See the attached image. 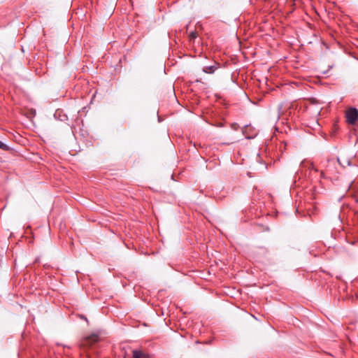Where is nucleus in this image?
Masks as SVG:
<instances>
[{"label": "nucleus", "instance_id": "1", "mask_svg": "<svg viewBox=\"0 0 358 358\" xmlns=\"http://www.w3.org/2000/svg\"><path fill=\"white\" fill-rule=\"evenodd\" d=\"M346 121L349 124H354L358 118V110L355 108H349L345 113Z\"/></svg>", "mask_w": 358, "mask_h": 358}, {"label": "nucleus", "instance_id": "2", "mask_svg": "<svg viewBox=\"0 0 358 358\" xmlns=\"http://www.w3.org/2000/svg\"><path fill=\"white\" fill-rule=\"evenodd\" d=\"M99 341V336L97 334H92L81 341V346L88 348Z\"/></svg>", "mask_w": 358, "mask_h": 358}, {"label": "nucleus", "instance_id": "3", "mask_svg": "<svg viewBox=\"0 0 358 358\" xmlns=\"http://www.w3.org/2000/svg\"><path fill=\"white\" fill-rule=\"evenodd\" d=\"M252 129V128L250 126L248 125L245 126L243 129V133L247 138H252L257 135V133L255 131H254L252 134H250Z\"/></svg>", "mask_w": 358, "mask_h": 358}, {"label": "nucleus", "instance_id": "4", "mask_svg": "<svg viewBox=\"0 0 358 358\" xmlns=\"http://www.w3.org/2000/svg\"><path fill=\"white\" fill-rule=\"evenodd\" d=\"M133 358H152L140 350H133Z\"/></svg>", "mask_w": 358, "mask_h": 358}, {"label": "nucleus", "instance_id": "5", "mask_svg": "<svg viewBox=\"0 0 358 358\" xmlns=\"http://www.w3.org/2000/svg\"><path fill=\"white\" fill-rule=\"evenodd\" d=\"M217 69V65L208 66L203 67V71L205 72L206 73H213Z\"/></svg>", "mask_w": 358, "mask_h": 358}, {"label": "nucleus", "instance_id": "6", "mask_svg": "<svg viewBox=\"0 0 358 358\" xmlns=\"http://www.w3.org/2000/svg\"><path fill=\"white\" fill-rule=\"evenodd\" d=\"M0 148L3 150H9V147L6 145L5 143H2L1 141H0Z\"/></svg>", "mask_w": 358, "mask_h": 358}, {"label": "nucleus", "instance_id": "7", "mask_svg": "<svg viewBox=\"0 0 358 358\" xmlns=\"http://www.w3.org/2000/svg\"><path fill=\"white\" fill-rule=\"evenodd\" d=\"M191 39H194L196 37V34L194 32H192L189 35Z\"/></svg>", "mask_w": 358, "mask_h": 358}, {"label": "nucleus", "instance_id": "8", "mask_svg": "<svg viewBox=\"0 0 358 358\" xmlns=\"http://www.w3.org/2000/svg\"><path fill=\"white\" fill-rule=\"evenodd\" d=\"M334 164V162H333V161H331V162H329V165H328V166H327V170L329 169V166H330V164Z\"/></svg>", "mask_w": 358, "mask_h": 358}, {"label": "nucleus", "instance_id": "9", "mask_svg": "<svg viewBox=\"0 0 358 358\" xmlns=\"http://www.w3.org/2000/svg\"><path fill=\"white\" fill-rule=\"evenodd\" d=\"M337 162L341 165V163L340 159L338 158L337 159Z\"/></svg>", "mask_w": 358, "mask_h": 358}, {"label": "nucleus", "instance_id": "10", "mask_svg": "<svg viewBox=\"0 0 358 358\" xmlns=\"http://www.w3.org/2000/svg\"><path fill=\"white\" fill-rule=\"evenodd\" d=\"M310 168H311V169H313V168H314V166H313V164H310Z\"/></svg>", "mask_w": 358, "mask_h": 358}, {"label": "nucleus", "instance_id": "11", "mask_svg": "<svg viewBox=\"0 0 358 358\" xmlns=\"http://www.w3.org/2000/svg\"><path fill=\"white\" fill-rule=\"evenodd\" d=\"M347 164H348V165H350V162H349V161H348V162H347Z\"/></svg>", "mask_w": 358, "mask_h": 358}]
</instances>
